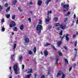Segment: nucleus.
I'll return each instance as SVG.
<instances>
[{"label":"nucleus","mask_w":78,"mask_h":78,"mask_svg":"<svg viewBox=\"0 0 78 78\" xmlns=\"http://www.w3.org/2000/svg\"><path fill=\"white\" fill-rule=\"evenodd\" d=\"M18 66V64L16 63L15 66H13V69L15 72V73L16 75H17V74H18V70H17Z\"/></svg>","instance_id":"f257e3e1"},{"label":"nucleus","mask_w":78,"mask_h":78,"mask_svg":"<svg viewBox=\"0 0 78 78\" xmlns=\"http://www.w3.org/2000/svg\"><path fill=\"white\" fill-rule=\"evenodd\" d=\"M42 27L41 25H38L37 27V32L38 33H41V30H42Z\"/></svg>","instance_id":"f03ea898"},{"label":"nucleus","mask_w":78,"mask_h":78,"mask_svg":"<svg viewBox=\"0 0 78 78\" xmlns=\"http://www.w3.org/2000/svg\"><path fill=\"white\" fill-rule=\"evenodd\" d=\"M69 5H65L63 6V7L64 8V11L66 12V11H67L68 10V9L69 8Z\"/></svg>","instance_id":"7ed1b4c3"},{"label":"nucleus","mask_w":78,"mask_h":78,"mask_svg":"<svg viewBox=\"0 0 78 78\" xmlns=\"http://www.w3.org/2000/svg\"><path fill=\"white\" fill-rule=\"evenodd\" d=\"M16 25V23L14 21H12L11 22L10 24L9 25V27L10 28H12V27Z\"/></svg>","instance_id":"20e7f679"},{"label":"nucleus","mask_w":78,"mask_h":78,"mask_svg":"<svg viewBox=\"0 0 78 78\" xmlns=\"http://www.w3.org/2000/svg\"><path fill=\"white\" fill-rule=\"evenodd\" d=\"M51 19L49 18V16H48L47 18H45V22L46 23L47 22H49L50 20Z\"/></svg>","instance_id":"39448f33"},{"label":"nucleus","mask_w":78,"mask_h":78,"mask_svg":"<svg viewBox=\"0 0 78 78\" xmlns=\"http://www.w3.org/2000/svg\"><path fill=\"white\" fill-rule=\"evenodd\" d=\"M60 27L61 28V29H62V30H64L65 29V28H66V26L62 24L61 25Z\"/></svg>","instance_id":"423d86ee"},{"label":"nucleus","mask_w":78,"mask_h":78,"mask_svg":"<svg viewBox=\"0 0 78 78\" xmlns=\"http://www.w3.org/2000/svg\"><path fill=\"white\" fill-rule=\"evenodd\" d=\"M69 35L66 34V40L69 42V37H68Z\"/></svg>","instance_id":"0eeeda50"},{"label":"nucleus","mask_w":78,"mask_h":78,"mask_svg":"<svg viewBox=\"0 0 78 78\" xmlns=\"http://www.w3.org/2000/svg\"><path fill=\"white\" fill-rule=\"evenodd\" d=\"M42 1H38L37 2V5L39 6H41V4H42Z\"/></svg>","instance_id":"6e6552de"},{"label":"nucleus","mask_w":78,"mask_h":78,"mask_svg":"<svg viewBox=\"0 0 78 78\" xmlns=\"http://www.w3.org/2000/svg\"><path fill=\"white\" fill-rule=\"evenodd\" d=\"M30 76H31V74H29L25 76V78H30Z\"/></svg>","instance_id":"1a4fd4ad"},{"label":"nucleus","mask_w":78,"mask_h":78,"mask_svg":"<svg viewBox=\"0 0 78 78\" xmlns=\"http://www.w3.org/2000/svg\"><path fill=\"white\" fill-rule=\"evenodd\" d=\"M44 56H48V51H45L44 52Z\"/></svg>","instance_id":"9d476101"},{"label":"nucleus","mask_w":78,"mask_h":78,"mask_svg":"<svg viewBox=\"0 0 78 78\" xmlns=\"http://www.w3.org/2000/svg\"><path fill=\"white\" fill-rule=\"evenodd\" d=\"M33 72V70L32 69H30L29 70V71L27 72L28 73H31Z\"/></svg>","instance_id":"9b49d317"},{"label":"nucleus","mask_w":78,"mask_h":78,"mask_svg":"<svg viewBox=\"0 0 78 78\" xmlns=\"http://www.w3.org/2000/svg\"><path fill=\"white\" fill-rule=\"evenodd\" d=\"M64 61H65V63H66V64H67V63L68 64H69V63L68 62V60H67V59L66 58H65L64 59Z\"/></svg>","instance_id":"f8f14e48"},{"label":"nucleus","mask_w":78,"mask_h":78,"mask_svg":"<svg viewBox=\"0 0 78 78\" xmlns=\"http://www.w3.org/2000/svg\"><path fill=\"white\" fill-rule=\"evenodd\" d=\"M25 41L26 42H29V39L28 38H25Z\"/></svg>","instance_id":"ddd939ff"},{"label":"nucleus","mask_w":78,"mask_h":78,"mask_svg":"<svg viewBox=\"0 0 78 78\" xmlns=\"http://www.w3.org/2000/svg\"><path fill=\"white\" fill-rule=\"evenodd\" d=\"M22 59H23L22 57V56H20L19 57V60L20 61H22Z\"/></svg>","instance_id":"4468645a"},{"label":"nucleus","mask_w":78,"mask_h":78,"mask_svg":"<svg viewBox=\"0 0 78 78\" xmlns=\"http://www.w3.org/2000/svg\"><path fill=\"white\" fill-rule=\"evenodd\" d=\"M5 16L7 17V19H9V17H10V14L6 15Z\"/></svg>","instance_id":"2eb2a0df"},{"label":"nucleus","mask_w":78,"mask_h":78,"mask_svg":"<svg viewBox=\"0 0 78 78\" xmlns=\"http://www.w3.org/2000/svg\"><path fill=\"white\" fill-rule=\"evenodd\" d=\"M51 0H47L46 2V5H48V3H49L50 2H51Z\"/></svg>","instance_id":"dca6fc26"},{"label":"nucleus","mask_w":78,"mask_h":78,"mask_svg":"<svg viewBox=\"0 0 78 78\" xmlns=\"http://www.w3.org/2000/svg\"><path fill=\"white\" fill-rule=\"evenodd\" d=\"M10 7H9L7 9L5 10L6 12H8V11L10 10Z\"/></svg>","instance_id":"f3484780"},{"label":"nucleus","mask_w":78,"mask_h":78,"mask_svg":"<svg viewBox=\"0 0 78 78\" xmlns=\"http://www.w3.org/2000/svg\"><path fill=\"white\" fill-rule=\"evenodd\" d=\"M61 43H62V41H59L58 43V46H59V45L61 44Z\"/></svg>","instance_id":"a211bd4d"},{"label":"nucleus","mask_w":78,"mask_h":78,"mask_svg":"<svg viewBox=\"0 0 78 78\" xmlns=\"http://www.w3.org/2000/svg\"><path fill=\"white\" fill-rule=\"evenodd\" d=\"M16 3H17V0H14V1H13L12 2V4L13 5H14Z\"/></svg>","instance_id":"6ab92c4d"},{"label":"nucleus","mask_w":78,"mask_h":78,"mask_svg":"<svg viewBox=\"0 0 78 78\" xmlns=\"http://www.w3.org/2000/svg\"><path fill=\"white\" fill-rule=\"evenodd\" d=\"M65 77H66V75L64 73H62V78H65Z\"/></svg>","instance_id":"aec40b11"},{"label":"nucleus","mask_w":78,"mask_h":78,"mask_svg":"<svg viewBox=\"0 0 78 78\" xmlns=\"http://www.w3.org/2000/svg\"><path fill=\"white\" fill-rule=\"evenodd\" d=\"M58 55L59 56H62V53L61 52L59 51H58Z\"/></svg>","instance_id":"412c9836"},{"label":"nucleus","mask_w":78,"mask_h":78,"mask_svg":"<svg viewBox=\"0 0 78 78\" xmlns=\"http://www.w3.org/2000/svg\"><path fill=\"white\" fill-rule=\"evenodd\" d=\"M51 47H52V48H53L54 50H55V51H56V50H57V49H56V48L55 47L53 46V45H51Z\"/></svg>","instance_id":"4be33fe9"},{"label":"nucleus","mask_w":78,"mask_h":78,"mask_svg":"<svg viewBox=\"0 0 78 78\" xmlns=\"http://www.w3.org/2000/svg\"><path fill=\"white\" fill-rule=\"evenodd\" d=\"M23 29V25H22L20 27V29L21 30H22Z\"/></svg>","instance_id":"5701e85b"},{"label":"nucleus","mask_w":78,"mask_h":78,"mask_svg":"<svg viewBox=\"0 0 78 78\" xmlns=\"http://www.w3.org/2000/svg\"><path fill=\"white\" fill-rule=\"evenodd\" d=\"M51 11H48V16H49V14H51Z\"/></svg>","instance_id":"b1692460"},{"label":"nucleus","mask_w":78,"mask_h":78,"mask_svg":"<svg viewBox=\"0 0 78 78\" xmlns=\"http://www.w3.org/2000/svg\"><path fill=\"white\" fill-rule=\"evenodd\" d=\"M58 60H59V57L58 56L56 58V63H57V62H58Z\"/></svg>","instance_id":"393cba45"},{"label":"nucleus","mask_w":78,"mask_h":78,"mask_svg":"<svg viewBox=\"0 0 78 78\" xmlns=\"http://www.w3.org/2000/svg\"><path fill=\"white\" fill-rule=\"evenodd\" d=\"M58 20V18H54V20L55 21V22H57Z\"/></svg>","instance_id":"a878e982"},{"label":"nucleus","mask_w":78,"mask_h":78,"mask_svg":"<svg viewBox=\"0 0 78 78\" xmlns=\"http://www.w3.org/2000/svg\"><path fill=\"white\" fill-rule=\"evenodd\" d=\"M34 53H36V47H35L34 48Z\"/></svg>","instance_id":"bb28decb"},{"label":"nucleus","mask_w":78,"mask_h":78,"mask_svg":"<svg viewBox=\"0 0 78 78\" xmlns=\"http://www.w3.org/2000/svg\"><path fill=\"white\" fill-rule=\"evenodd\" d=\"M29 55H32V54H33V52H32V51H29Z\"/></svg>","instance_id":"cd10ccee"},{"label":"nucleus","mask_w":78,"mask_h":78,"mask_svg":"<svg viewBox=\"0 0 78 78\" xmlns=\"http://www.w3.org/2000/svg\"><path fill=\"white\" fill-rule=\"evenodd\" d=\"M18 9L19 11H20V12H22L23 11V9H21L20 8H18Z\"/></svg>","instance_id":"c85d7f7f"},{"label":"nucleus","mask_w":78,"mask_h":78,"mask_svg":"<svg viewBox=\"0 0 78 78\" xmlns=\"http://www.w3.org/2000/svg\"><path fill=\"white\" fill-rule=\"evenodd\" d=\"M5 28L4 27H2V31H5Z\"/></svg>","instance_id":"c756f323"},{"label":"nucleus","mask_w":78,"mask_h":78,"mask_svg":"<svg viewBox=\"0 0 78 78\" xmlns=\"http://www.w3.org/2000/svg\"><path fill=\"white\" fill-rule=\"evenodd\" d=\"M59 23H57L55 24V27H58V26H59Z\"/></svg>","instance_id":"7c9ffc66"},{"label":"nucleus","mask_w":78,"mask_h":78,"mask_svg":"<svg viewBox=\"0 0 78 78\" xmlns=\"http://www.w3.org/2000/svg\"><path fill=\"white\" fill-rule=\"evenodd\" d=\"M76 45H77V41H76L74 43V45H75V47H76Z\"/></svg>","instance_id":"2f4dec72"},{"label":"nucleus","mask_w":78,"mask_h":78,"mask_svg":"<svg viewBox=\"0 0 78 78\" xmlns=\"http://www.w3.org/2000/svg\"><path fill=\"white\" fill-rule=\"evenodd\" d=\"M16 44H15L13 46L14 49H15V48H16Z\"/></svg>","instance_id":"473e14b6"},{"label":"nucleus","mask_w":78,"mask_h":78,"mask_svg":"<svg viewBox=\"0 0 78 78\" xmlns=\"http://www.w3.org/2000/svg\"><path fill=\"white\" fill-rule=\"evenodd\" d=\"M59 35H60V36H61V35H62V31L61 30V32L59 33Z\"/></svg>","instance_id":"72a5a7b5"},{"label":"nucleus","mask_w":78,"mask_h":78,"mask_svg":"<svg viewBox=\"0 0 78 78\" xmlns=\"http://www.w3.org/2000/svg\"><path fill=\"white\" fill-rule=\"evenodd\" d=\"M8 6V3H6L5 4V7H7Z\"/></svg>","instance_id":"f704fd0d"},{"label":"nucleus","mask_w":78,"mask_h":78,"mask_svg":"<svg viewBox=\"0 0 78 78\" xmlns=\"http://www.w3.org/2000/svg\"><path fill=\"white\" fill-rule=\"evenodd\" d=\"M70 14V12H67V14H66V16H69V15Z\"/></svg>","instance_id":"c9c22d12"},{"label":"nucleus","mask_w":78,"mask_h":78,"mask_svg":"<svg viewBox=\"0 0 78 78\" xmlns=\"http://www.w3.org/2000/svg\"><path fill=\"white\" fill-rule=\"evenodd\" d=\"M15 15H13L12 16V19H15Z\"/></svg>","instance_id":"e433bc0d"},{"label":"nucleus","mask_w":78,"mask_h":78,"mask_svg":"<svg viewBox=\"0 0 78 78\" xmlns=\"http://www.w3.org/2000/svg\"><path fill=\"white\" fill-rule=\"evenodd\" d=\"M60 75H61V73H58L57 74V76H60Z\"/></svg>","instance_id":"4c0bfd02"},{"label":"nucleus","mask_w":78,"mask_h":78,"mask_svg":"<svg viewBox=\"0 0 78 78\" xmlns=\"http://www.w3.org/2000/svg\"><path fill=\"white\" fill-rule=\"evenodd\" d=\"M14 31H17V28L15 27L14 29Z\"/></svg>","instance_id":"58836bf2"},{"label":"nucleus","mask_w":78,"mask_h":78,"mask_svg":"<svg viewBox=\"0 0 78 78\" xmlns=\"http://www.w3.org/2000/svg\"><path fill=\"white\" fill-rule=\"evenodd\" d=\"M2 23H3V22H5V20H4V19H2Z\"/></svg>","instance_id":"ea45409f"},{"label":"nucleus","mask_w":78,"mask_h":78,"mask_svg":"<svg viewBox=\"0 0 78 78\" xmlns=\"http://www.w3.org/2000/svg\"><path fill=\"white\" fill-rule=\"evenodd\" d=\"M41 78H45V76L44 75H42L41 77Z\"/></svg>","instance_id":"a19ab883"},{"label":"nucleus","mask_w":78,"mask_h":78,"mask_svg":"<svg viewBox=\"0 0 78 78\" xmlns=\"http://www.w3.org/2000/svg\"><path fill=\"white\" fill-rule=\"evenodd\" d=\"M24 67H25V66H24V65H22V70H23V69H24Z\"/></svg>","instance_id":"79ce46f5"},{"label":"nucleus","mask_w":78,"mask_h":78,"mask_svg":"<svg viewBox=\"0 0 78 78\" xmlns=\"http://www.w3.org/2000/svg\"><path fill=\"white\" fill-rule=\"evenodd\" d=\"M37 75V73H35L34 74V75L35 76V78H36V77Z\"/></svg>","instance_id":"37998d69"},{"label":"nucleus","mask_w":78,"mask_h":78,"mask_svg":"<svg viewBox=\"0 0 78 78\" xmlns=\"http://www.w3.org/2000/svg\"><path fill=\"white\" fill-rule=\"evenodd\" d=\"M28 20L30 22H31V18H30L28 19Z\"/></svg>","instance_id":"c03bdc74"},{"label":"nucleus","mask_w":78,"mask_h":78,"mask_svg":"<svg viewBox=\"0 0 78 78\" xmlns=\"http://www.w3.org/2000/svg\"><path fill=\"white\" fill-rule=\"evenodd\" d=\"M61 39H63V38H64V36H63L62 37H60Z\"/></svg>","instance_id":"a18cd8bd"},{"label":"nucleus","mask_w":78,"mask_h":78,"mask_svg":"<svg viewBox=\"0 0 78 78\" xmlns=\"http://www.w3.org/2000/svg\"><path fill=\"white\" fill-rule=\"evenodd\" d=\"M50 45V44L49 43H47L46 44V46H47V45Z\"/></svg>","instance_id":"49530a36"},{"label":"nucleus","mask_w":78,"mask_h":78,"mask_svg":"<svg viewBox=\"0 0 78 78\" xmlns=\"http://www.w3.org/2000/svg\"><path fill=\"white\" fill-rule=\"evenodd\" d=\"M41 23H42V20H40L39 22V24H41Z\"/></svg>","instance_id":"de8ad7c7"},{"label":"nucleus","mask_w":78,"mask_h":78,"mask_svg":"<svg viewBox=\"0 0 78 78\" xmlns=\"http://www.w3.org/2000/svg\"><path fill=\"white\" fill-rule=\"evenodd\" d=\"M3 7H2L1 5H0V9H2Z\"/></svg>","instance_id":"09e8293b"},{"label":"nucleus","mask_w":78,"mask_h":78,"mask_svg":"<svg viewBox=\"0 0 78 78\" xmlns=\"http://www.w3.org/2000/svg\"><path fill=\"white\" fill-rule=\"evenodd\" d=\"M73 38H75V37H76V35L74 34L73 35Z\"/></svg>","instance_id":"8fccbe9b"},{"label":"nucleus","mask_w":78,"mask_h":78,"mask_svg":"<svg viewBox=\"0 0 78 78\" xmlns=\"http://www.w3.org/2000/svg\"><path fill=\"white\" fill-rule=\"evenodd\" d=\"M65 49L66 50H67V47H66V46H65L64 47Z\"/></svg>","instance_id":"3c124183"},{"label":"nucleus","mask_w":78,"mask_h":78,"mask_svg":"<svg viewBox=\"0 0 78 78\" xmlns=\"http://www.w3.org/2000/svg\"><path fill=\"white\" fill-rule=\"evenodd\" d=\"M75 17H76V15H75V14H74V19H75Z\"/></svg>","instance_id":"603ef678"},{"label":"nucleus","mask_w":78,"mask_h":78,"mask_svg":"<svg viewBox=\"0 0 78 78\" xmlns=\"http://www.w3.org/2000/svg\"><path fill=\"white\" fill-rule=\"evenodd\" d=\"M71 70H72V67H71L70 68H69V72H70Z\"/></svg>","instance_id":"864d4df0"},{"label":"nucleus","mask_w":78,"mask_h":78,"mask_svg":"<svg viewBox=\"0 0 78 78\" xmlns=\"http://www.w3.org/2000/svg\"><path fill=\"white\" fill-rule=\"evenodd\" d=\"M33 4V2H30V5H32Z\"/></svg>","instance_id":"5fc2aeb1"},{"label":"nucleus","mask_w":78,"mask_h":78,"mask_svg":"<svg viewBox=\"0 0 78 78\" xmlns=\"http://www.w3.org/2000/svg\"><path fill=\"white\" fill-rule=\"evenodd\" d=\"M76 24H78V18L77 20L76 21Z\"/></svg>","instance_id":"6e6d98bb"},{"label":"nucleus","mask_w":78,"mask_h":78,"mask_svg":"<svg viewBox=\"0 0 78 78\" xmlns=\"http://www.w3.org/2000/svg\"><path fill=\"white\" fill-rule=\"evenodd\" d=\"M74 50H75V51H77V49H76V48H75Z\"/></svg>","instance_id":"4d7b16f0"},{"label":"nucleus","mask_w":78,"mask_h":78,"mask_svg":"<svg viewBox=\"0 0 78 78\" xmlns=\"http://www.w3.org/2000/svg\"><path fill=\"white\" fill-rule=\"evenodd\" d=\"M72 23H73V24H72V26L73 25V23H74V20H73L72 21Z\"/></svg>","instance_id":"13d9d810"},{"label":"nucleus","mask_w":78,"mask_h":78,"mask_svg":"<svg viewBox=\"0 0 78 78\" xmlns=\"http://www.w3.org/2000/svg\"><path fill=\"white\" fill-rule=\"evenodd\" d=\"M59 30V27L57 28L56 29L57 30Z\"/></svg>","instance_id":"bf43d9fd"},{"label":"nucleus","mask_w":78,"mask_h":78,"mask_svg":"<svg viewBox=\"0 0 78 78\" xmlns=\"http://www.w3.org/2000/svg\"><path fill=\"white\" fill-rule=\"evenodd\" d=\"M14 56V55H12L11 57V58H13V57Z\"/></svg>","instance_id":"052dcab7"},{"label":"nucleus","mask_w":78,"mask_h":78,"mask_svg":"<svg viewBox=\"0 0 78 78\" xmlns=\"http://www.w3.org/2000/svg\"><path fill=\"white\" fill-rule=\"evenodd\" d=\"M12 61H14V59H13V58H12Z\"/></svg>","instance_id":"680f3d73"},{"label":"nucleus","mask_w":78,"mask_h":78,"mask_svg":"<svg viewBox=\"0 0 78 78\" xmlns=\"http://www.w3.org/2000/svg\"><path fill=\"white\" fill-rule=\"evenodd\" d=\"M41 55H43V53H42V51L41 52Z\"/></svg>","instance_id":"e2e57ef3"},{"label":"nucleus","mask_w":78,"mask_h":78,"mask_svg":"<svg viewBox=\"0 0 78 78\" xmlns=\"http://www.w3.org/2000/svg\"><path fill=\"white\" fill-rule=\"evenodd\" d=\"M14 33H12V35H14Z\"/></svg>","instance_id":"0e129e2a"},{"label":"nucleus","mask_w":78,"mask_h":78,"mask_svg":"<svg viewBox=\"0 0 78 78\" xmlns=\"http://www.w3.org/2000/svg\"><path fill=\"white\" fill-rule=\"evenodd\" d=\"M9 69H10V70H11V67H9Z\"/></svg>","instance_id":"69168bd1"},{"label":"nucleus","mask_w":78,"mask_h":78,"mask_svg":"<svg viewBox=\"0 0 78 78\" xmlns=\"http://www.w3.org/2000/svg\"><path fill=\"white\" fill-rule=\"evenodd\" d=\"M9 78H12V76H10L9 77Z\"/></svg>","instance_id":"338daca9"},{"label":"nucleus","mask_w":78,"mask_h":78,"mask_svg":"<svg viewBox=\"0 0 78 78\" xmlns=\"http://www.w3.org/2000/svg\"><path fill=\"white\" fill-rule=\"evenodd\" d=\"M76 34H78V32H76Z\"/></svg>","instance_id":"774afa93"}]
</instances>
